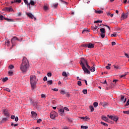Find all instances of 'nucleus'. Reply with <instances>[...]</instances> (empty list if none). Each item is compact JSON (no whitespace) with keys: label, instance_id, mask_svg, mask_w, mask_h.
Segmentation results:
<instances>
[{"label":"nucleus","instance_id":"5701e85b","mask_svg":"<svg viewBox=\"0 0 129 129\" xmlns=\"http://www.w3.org/2000/svg\"><path fill=\"white\" fill-rule=\"evenodd\" d=\"M47 84H49V85H51L53 84V81L52 80L47 81Z\"/></svg>","mask_w":129,"mask_h":129},{"label":"nucleus","instance_id":"c03bdc74","mask_svg":"<svg viewBox=\"0 0 129 129\" xmlns=\"http://www.w3.org/2000/svg\"><path fill=\"white\" fill-rule=\"evenodd\" d=\"M114 68H115L116 69H121V68L117 66H115V65L113 66Z\"/></svg>","mask_w":129,"mask_h":129},{"label":"nucleus","instance_id":"4c0bfd02","mask_svg":"<svg viewBox=\"0 0 129 129\" xmlns=\"http://www.w3.org/2000/svg\"><path fill=\"white\" fill-rule=\"evenodd\" d=\"M111 37H117V34L114 33L111 35Z\"/></svg>","mask_w":129,"mask_h":129},{"label":"nucleus","instance_id":"39448f33","mask_svg":"<svg viewBox=\"0 0 129 129\" xmlns=\"http://www.w3.org/2000/svg\"><path fill=\"white\" fill-rule=\"evenodd\" d=\"M85 48H89V49H92L94 48V44L93 43H88L84 45Z\"/></svg>","mask_w":129,"mask_h":129},{"label":"nucleus","instance_id":"423d86ee","mask_svg":"<svg viewBox=\"0 0 129 129\" xmlns=\"http://www.w3.org/2000/svg\"><path fill=\"white\" fill-rule=\"evenodd\" d=\"M100 31L101 32V37L103 38L105 37V29L102 28L100 29Z\"/></svg>","mask_w":129,"mask_h":129},{"label":"nucleus","instance_id":"473e14b6","mask_svg":"<svg viewBox=\"0 0 129 129\" xmlns=\"http://www.w3.org/2000/svg\"><path fill=\"white\" fill-rule=\"evenodd\" d=\"M60 94H62L63 95L64 94H66V92L63 90H61L60 92Z\"/></svg>","mask_w":129,"mask_h":129},{"label":"nucleus","instance_id":"338daca9","mask_svg":"<svg viewBox=\"0 0 129 129\" xmlns=\"http://www.w3.org/2000/svg\"><path fill=\"white\" fill-rule=\"evenodd\" d=\"M106 105H107V103H103V106H104V107H105V106H106Z\"/></svg>","mask_w":129,"mask_h":129},{"label":"nucleus","instance_id":"603ef678","mask_svg":"<svg viewBox=\"0 0 129 129\" xmlns=\"http://www.w3.org/2000/svg\"><path fill=\"white\" fill-rule=\"evenodd\" d=\"M63 109H65V110H67V111H69V109L67 107H64Z\"/></svg>","mask_w":129,"mask_h":129},{"label":"nucleus","instance_id":"4468645a","mask_svg":"<svg viewBox=\"0 0 129 129\" xmlns=\"http://www.w3.org/2000/svg\"><path fill=\"white\" fill-rule=\"evenodd\" d=\"M101 118L103 120H104L105 121H108V118L106 116H104L103 115L102 116Z\"/></svg>","mask_w":129,"mask_h":129},{"label":"nucleus","instance_id":"49530a36","mask_svg":"<svg viewBox=\"0 0 129 129\" xmlns=\"http://www.w3.org/2000/svg\"><path fill=\"white\" fill-rule=\"evenodd\" d=\"M4 90H6V91H8V92H11V90L9 88L5 89Z\"/></svg>","mask_w":129,"mask_h":129},{"label":"nucleus","instance_id":"6e6d98bb","mask_svg":"<svg viewBox=\"0 0 129 129\" xmlns=\"http://www.w3.org/2000/svg\"><path fill=\"white\" fill-rule=\"evenodd\" d=\"M104 27H107V28H108V30H109V31H110V27H109V26H108V25H104Z\"/></svg>","mask_w":129,"mask_h":129},{"label":"nucleus","instance_id":"bb28decb","mask_svg":"<svg viewBox=\"0 0 129 129\" xmlns=\"http://www.w3.org/2000/svg\"><path fill=\"white\" fill-rule=\"evenodd\" d=\"M7 120H8V118H3L2 119V120H1V123L5 122V121H7Z\"/></svg>","mask_w":129,"mask_h":129},{"label":"nucleus","instance_id":"6ab92c4d","mask_svg":"<svg viewBox=\"0 0 129 129\" xmlns=\"http://www.w3.org/2000/svg\"><path fill=\"white\" fill-rule=\"evenodd\" d=\"M30 7H31V6H35V2L33 0H31L30 2Z\"/></svg>","mask_w":129,"mask_h":129},{"label":"nucleus","instance_id":"680f3d73","mask_svg":"<svg viewBox=\"0 0 129 129\" xmlns=\"http://www.w3.org/2000/svg\"><path fill=\"white\" fill-rule=\"evenodd\" d=\"M129 105V102H126V104L124 105V106H128Z\"/></svg>","mask_w":129,"mask_h":129},{"label":"nucleus","instance_id":"7c9ffc66","mask_svg":"<svg viewBox=\"0 0 129 129\" xmlns=\"http://www.w3.org/2000/svg\"><path fill=\"white\" fill-rule=\"evenodd\" d=\"M93 105L94 107H97L98 106V103L97 102H94Z\"/></svg>","mask_w":129,"mask_h":129},{"label":"nucleus","instance_id":"aec40b11","mask_svg":"<svg viewBox=\"0 0 129 129\" xmlns=\"http://www.w3.org/2000/svg\"><path fill=\"white\" fill-rule=\"evenodd\" d=\"M91 29L93 30V31H95V30L97 29V26H91Z\"/></svg>","mask_w":129,"mask_h":129},{"label":"nucleus","instance_id":"f257e3e1","mask_svg":"<svg viewBox=\"0 0 129 129\" xmlns=\"http://www.w3.org/2000/svg\"><path fill=\"white\" fill-rule=\"evenodd\" d=\"M30 67V63L29 60L26 57L24 56L23 57L22 62L20 65V70L23 72V73H26L28 71V69Z\"/></svg>","mask_w":129,"mask_h":129},{"label":"nucleus","instance_id":"774afa93","mask_svg":"<svg viewBox=\"0 0 129 129\" xmlns=\"http://www.w3.org/2000/svg\"><path fill=\"white\" fill-rule=\"evenodd\" d=\"M62 129H69V128H68V127L65 126L64 127H63L62 128Z\"/></svg>","mask_w":129,"mask_h":129},{"label":"nucleus","instance_id":"69168bd1","mask_svg":"<svg viewBox=\"0 0 129 129\" xmlns=\"http://www.w3.org/2000/svg\"><path fill=\"white\" fill-rule=\"evenodd\" d=\"M41 121H42V119H39L38 120H37V122L38 123H39L41 122Z\"/></svg>","mask_w":129,"mask_h":129},{"label":"nucleus","instance_id":"dca6fc26","mask_svg":"<svg viewBox=\"0 0 129 129\" xmlns=\"http://www.w3.org/2000/svg\"><path fill=\"white\" fill-rule=\"evenodd\" d=\"M26 15L28 16V17L30 18V19H33V18H34V16L30 13H26Z\"/></svg>","mask_w":129,"mask_h":129},{"label":"nucleus","instance_id":"20e7f679","mask_svg":"<svg viewBox=\"0 0 129 129\" xmlns=\"http://www.w3.org/2000/svg\"><path fill=\"white\" fill-rule=\"evenodd\" d=\"M80 63L82 67H83V66H85V65H87V64H88L87 60L84 59V58H82L81 60L80 61Z\"/></svg>","mask_w":129,"mask_h":129},{"label":"nucleus","instance_id":"1a4fd4ad","mask_svg":"<svg viewBox=\"0 0 129 129\" xmlns=\"http://www.w3.org/2000/svg\"><path fill=\"white\" fill-rule=\"evenodd\" d=\"M15 41H20V40L19 39H18V37H14L11 39V43L12 44V47H14V46H15V44H14V42H15Z\"/></svg>","mask_w":129,"mask_h":129},{"label":"nucleus","instance_id":"f03ea898","mask_svg":"<svg viewBox=\"0 0 129 129\" xmlns=\"http://www.w3.org/2000/svg\"><path fill=\"white\" fill-rule=\"evenodd\" d=\"M30 84L32 89H34L36 87L37 84V78L35 75H31L30 77Z\"/></svg>","mask_w":129,"mask_h":129},{"label":"nucleus","instance_id":"4d7b16f0","mask_svg":"<svg viewBox=\"0 0 129 129\" xmlns=\"http://www.w3.org/2000/svg\"><path fill=\"white\" fill-rule=\"evenodd\" d=\"M111 45H112V46H115V45H116L115 42H114V41L112 42Z\"/></svg>","mask_w":129,"mask_h":129},{"label":"nucleus","instance_id":"0e129e2a","mask_svg":"<svg viewBox=\"0 0 129 129\" xmlns=\"http://www.w3.org/2000/svg\"><path fill=\"white\" fill-rule=\"evenodd\" d=\"M47 77H44L43 78V81H47Z\"/></svg>","mask_w":129,"mask_h":129},{"label":"nucleus","instance_id":"cd10ccee","mask_svg":"<svg viewBox=\"0 0 129 129\" xmlns=\"http://www.w3.org/2000/svg\"><path fill=\"white\" fill-rule=\"evenodd\" d=\"M90 70V71H91V72H94V71H95V68L94 67H92Z\"/></svg>","mask_w":129,"mask_h":129},{"label":"nucleus","instance_id":"72a5a7b5","mask_svg":"<svg viewBox=\"0 0 129 129\" xmlns=\"http://www.w3.org/2000/svg\"><path fill=\"white\" fill-rule=\"evenodd\" d=\"M62 76H65V77H67L68 75H67V73H66V72H63L62 74Z\"/></svg>","mask_w":129,"mask_h":129},{"label":"nucleus","instance_id":"de8ad7c7","mask_svg":"<svg viewBox=\"0 0 129 129\" xmlns=\"http://www.w3.org/2000/svg\"><path fill=\"white\" fill-rule=\"evenodd\" d=\"M41 98H46V95H45L44 94H42L41 95Z\"/></svg>","mask_w":129,"mask_h":129},{"label":"nucleus","instance_id":"58836bf2","mask_svg":"<svg viewBox=\"0 0 129 129\" xmlns=\"http://www.w3.org/2000/svg\"><path fill=\"white\" fill-rule=\"evenodd\" d=\"M83 93H84V94H87V89L83 90Z\"/></svg>","mask_w":129,"mask_h":129},{"label":"nucleus","instance_id":"f8f14e48","mask_svg":"<svg viewBox=\"0 0 129 129\" xmlns=\"http://www.w3.org/2000/svg\"><path fill=\"white\" fill-rule=\"evenodd\" d=\"M4 113L5 116H10V114H9V111H8V110L6 109H4Z\"/></svg>","mask_w":129,"mask_h":129},{"label":"nucleus","instance_id":"6e6552de","mask_svg":"<svg viewBox=\"0 0 129 129\" xmlns=\"http://www.w3.org/2000/svg\"><path fill=\"white\" fill-rule=\"evenodd\" d=\"M64 111L65 110H64L63 108L58 109V112L59 115H61V116H64V115H65V113H64Z\"/></svg>","mask_w":129,"mask_h":129},{"label":"nucleus","instance_id":"37998d69","mask_svg":"<svg viewBox=\"0 0 129 129\" xmlns=\"http://www.w3.org/2000/svg\"><path fill=\"white\" fill-rule=\"evenodd\" d=\"M78 85H79V86H81V85H82L81 81H78Z\"/></svg>","mask_w":129,"mask_h":129},{"label":"nucleus","instance_id":"2eb2a0df","mask_svg":"<svg viewBox=\"0 0 129 129\" xmlns=\"http://www.w3.org/2000/svg\"><path fill=\"white\" fill-rule=\"evenodd\" d=\"M24 2L25 3V5H27L29 8V10L31 9V7H30V3L28 2V0H23Z\"/></svg>","mask_w":129,"mask_h":129},{"label":"nucleus","instance_id":"b1692460","mask_svg":"<svg viewBox=\"0 0 129 129\" xmlns=\"http://www.w3.org/2000/svg\"><path fill=\"white\" fill-rule=\"evenodd\" d=\"M89 30L88 29H85L83 30L82 31V33H89Z\"/></svg>","mask_w":129,"mask_h":129},{"label":"nucleus","instance_id":"79ce46f5","mask_svg":"<svg viewBox=\"0 0 129 129\" xmlns=\"http://www.w3.org/2000/svg\"><path fill=\"white\" fill-rule=\"evenodd\" d=\"M127 73H128L127 72V73H125V74H124V75H121L120 76V78H122V77H125V76H126V74Z\"/></svg>","mask_w":129,"mask_h":129},{"label":"nucleus","instance_id":"ddd939ff","mask_svg":"<svg viewBox=\"0 0 129 129\" xmlns=\"http://www.w3.org/2000/svg\"><path fill=\"white\" fill-rule=\"evenodd\" d=\"M6 12H12L13 8H9V7H6L4 9Z\"/></svg>","mask_w":129,"mask_h":129},{"label":"nucleus","instance_id":"052dcab7","mask_svg":"<svg viewBox=\"0 0 129 129\" xmlns=\"http://www.w3.org/2000/svg\"><path fill=\"white\" fill-rule=\"evenodd\" d=\"M106 69L109 70L110 69V67H109L108 66H106Z\"/></svg>","mask_w":129,"mask_h":129},{"label":"nucleus","instance_id":"3c124183","mask_svg":"<svg viewBox=\"0 0 129 129\" xmlns=\"http://www.w3.org/2000/svg\"><path fill=\"white\" fill-rule=\"evenodd\" d=\"M15 3H19V4L21 3L22 0H15Z\"/></svg>","mask_w":129,"mask_h":129},{"label":"nucleus","instance_id":"a211bd4d","mask_svg":"<svg viewBox=\"0 0 129 129\" xmlns=\"http://www.w3.org/2000/svg\"><path fill=\"white\" fill-rule=\"evenodd\" d=\"M4 20H6V21H7V22H15L14 19H9V18H4Z\"/></svg>","mask_w":129,"mask_h":129},{"label":"nucleus","instance_id":"8fccbe9b","mask_svg":"<svg viewBox=\"0 0 129 129\" xmlns=\"http://www.w3.org/2000/svg\"><path fill=\"white\" fill-rule=\"evenodd\" d=\"M0 20H1V21H4V16H0Z\"/></svg>","mask_w":129,"mask_h":129},{"label":"nucleus","instance_id":"393cba45","mask_svg":"<svg viewBox=\"0 0 129 129\" xmlns=\"http://www.w3.org/2000/svg\"><path fill=\"white\" fill-rule=\"evenodd\" d=\"M8 74L10 75V76H13V74H14V72L12 71H9L8 72Z\"/></svg>","mask_w":129,"mask_h":129},{"label":"nucleus","instance_id":"bf43d9fd","mask_svg":"<svg viewBox=\"0 0 129 129\" xmlns=\"http://www.w3.org/2000/svg\"><path fill=\"white\" fill-rule=\"evenodd\" d=\"M71 95L70 94H69V92H68L67 93V97H70Z\"/></svg>","mask_w":129,"mask_h":129},{"label":"nucleus","instance_id":"9d476101","mask_svg":"<svg viewBox=\"0 0 129 129\" xmlns=\"http://www.w3.org/2000/svg\"><path fill=\"white\" fill-rule=\"evenodd\" d=\"M120 101H121V102H123V103H125V102H126V97L123 95H121Z\"/></svg>","mask_w":129,"mask_h":129},{"label":"nucleus","instance_id":"13d9d810","mask_svg":"<svg viewBox=\"0 0 129 129\" xmlns=\"http://www.w3.org/2000/svg\"><path fill=\"white\" fill-rule=\"evenodd\" d=\"M15 117H16V116L12 115L11 117V118H12V119H15Z\"/></svg>","mask_w":129,"mask_h":129},{"label":"nucleus","instance_id":"a878e982","mask_svg":"<svg viewBox=\"0 0 129 129\" xmlns=\"http://www.w3.org/2000/svg\"><path fill=\"white\" fill-rule=\"evenodd\" d=\"M113 120L116 122L117 121V120H118V117L114 116V117L113 118Z\"/></svg>","mask_w":129,"mask_h":129},{"label":"nucleus","instance_id":"0eeeda50","mask_svg":"<svg viewBox=\"0 0 129 129\" xmlns=\"http://www.w3.org/2000/svg\"><path fill=\"white\" fill-rule=\"evenodd\" d=\"M129 15V11L127 12L126 13H122L121 14V20H124V19H127V16Z\"/></svg>","mask_w":129,"mask_h":129},{"label":"nucleus","instance_id":"e2e57ef3","mask_svg":"<svg viewBox=\"0 0 129 129\" xmlns=\"http://www.w3.org/2000/svg\"><path fill=\"white\" fill-rule=\"evenodd\" d=\"M15 121H18L19 120V117L18 116H16L15 119Z\"/></svg>","mask_w":129,"mask_h":129},{"label":"nucleus","instance_id":"e433bc0d","mask_svg":"<svg viewBox=\"0 0 129 129\" xmlns=\"http://www.w3.org/2000/svg\"><path fill=\"white\" fill-rule=\"evenodd\" d=\"M9 69H14V68H15V67L14 66V65L11 64L9 67Z\"/></svg>","mask_w":129,"mask_h":129},{"label":"nucleus","instance_id":"9b49d317","mask_svg":"<svg viewBox=\"0 0 129 129\" xmlns=\"http://www.w3.org/2000/svg\"><path fill=\"white\" fill-rule=\"evenodd\" d=\"M82 69L84 71L85 73H87L88 74H90V72L85 67V66H83Z\"/></svg>","mask_w":129,"mask_h":129},{"label":"nucleus","instance_id":"864d4df0","mask_svg":"<svg viewBox=\"0 0 129 129\" xmlns=\"http://www.w3.org/2000/svg\"><path fill=\"white\" fill-rule=\"evenodd\" d=\"M114 117V116L110 115L109 118H110V119H112V120H113Z\"/></svg>","mask_w":129,"mask_h":129},{"label":"nucleus","instance_id":"a19ab883","mask_svg":"<svg viewBox=\"0 0 129 129\" xmlns=\"http://www.w3.org/2000/svg\"><path fill=\"white\" fill-rule=\"evenodd\" d=\"M123 113L124 114H129V110H128V111H123Z\"/></svg>","mask_w":129,"mask_h":129},{"label":"nucleus","instance_id":"412c9836","mask_svg":"<svg viewBox=\"0 0 129 129\" xmlns=\"http://www.w3.org/2000/svg\"><path fill=\"white\" fill-rule=\"evenodd\" d=\"M89 108L91 109V112H93V111H94V107L93 106H90Z\"/></svg>","mask_w":129,"mask_h":129},{"label":"nucleus","instance_id":"c85d7f7f","mask_svg":"<svg viewBox=\"0 0 129 129\" xmlns=\"http://www.w3.org/2000/svg\"><path fill=\"white\" fill-rule=\"evenodd\" d=\"M43 10H44V11H48V10H49V8L48 7V6L45 5L43 7Z\"/></svg>","mask_w":129,"mask_h":129},{"label":"nucleus","instance_id":"f704fd0d","mask_svg":"<svg viewBox=\"0 0 129 129\" xmlns=\"http://www.w3.org/2000/svg\"><path fill=\"white\" fill-rule=\"evenodd\" d=\"M98 23H100L101 24V23H102V21H101V20H97V21H94V23L95 24H97Z\"/></svg>","mask_w":129,"mask_h":129},{"label":"nucleus","instance_id":"c9c22d12","mask_svg":"<svg viewBox=\"0 0 129 129\" xmlns=\"http://www.w3.org/2000/svg\"><path fill=\"white\" fill-rule=\"evenodd\" d=\"M58 7V4H54L51 6V8H57Z\"/></svg>","mask_w":129,"mask_h":129},{"label":"nucleus","instance_id":"09e8293b","mask_svg":"<svg viewBox=\"0 0 129 129\" xmlns=\"http://www.w3.org/2000/svg\"><path fill=\"white\" fill-rule=\"evenodd\" d=\"M47 76L48 77H51V76H52V74L51 73H47Z\"/></svg>","mask_w":129,"mask_h":129},{"label":"nucleus","instance_id":"f3484780","mask_svg":"<svg viewBox=\"0 0 129 129\" xmlns=\"http://www.w3.org/2000/svg\"><path fill=\"white\" fill-rule=\"evenodd\" d=\"M31 114H32V116H33V117H34L35 118V117H36V116H37V113H36L35 111H31Z\"/></svg>","mask_w":129,"mask_h":129},{"label":"nucleus","instance_id":"2f4dec72","mask_svg":"<svg viewBox=\"0 0 129 129\" xmlns=\"http://www.w3.org/2000/svg\"><path fill=\"white\" fill-rule=\"evenodd\" d=\"M8 80H9V78H8V77L4 78L3 79V82H6V81H8Z\"/></svg>","mask_w":129,"mask_h":129},{"label":"nucleus","instance_id":"a18cd8bd","mask_svg":"<svg viewBox=\"0 0 129 129\" xmlns=\"http://www.w3.org/2000/svg\"><path fill=\"white\" fill-rule=\"evenodd\" d=\"M87 119H90V118L88 116L85 117V121H87Z\"/></svg>","mask_w":129,"mask_h":129},{"label":"nucleus","instance_id":"5fc2aeb1","mask_svg":"<svg viewBox=\"0 0 129 129\" xmlns=\"http://www.w3.org/2000/svg\"><path fill=\"white\" fill-rule=\"evenodd\" d=\"M17 16L18 17H21V16H22V13L21 12H19L17 13Z\"/></svg>","mask_w":129,"mask_h":129},{"label":"nucleus","instance_id":"7ed1b4c3","mask_svg":"<svg viewBox=\"0 0 129 129\" xmlns=\"http://www.w3.org/2000/svg\"><path fill=\"white\" fill-rule=\"evenodd\" d=\"M58 116V113L56 112L55 111H52L50 113V117L52 119H54L56 117Z\"/></svg>","mask_w":129,"mask_h":129},{"label":"nucleus","instance_id":"c756f323","mask_svg":"<svg viewBox=\"0 0 129 129\" xmlns=\"http://www.w3.org/2000/svg\"><path fill=\"white\" fill-rule=\"evenodd\" d=\"M101 124H103V125H104V126H108V124L107 123H104V122L101 121Z\"/></svg>","mask_w":129,"mask_h":129},{"label":"nucleus","instance_id":"ea45409f","mask_svg":"<svg viewBox=\"0 0 129 129\" xmlns=\"http://www.w3.org/2000/svg\"><path fill=\"white\" fill-rule=\"evenodd\" d=\"M81 128L87 129V128H88V126L82 125L81 126Z\"/></svg>","mask_w":129,"mask_h":129},{"label":"nucleus","instance_id":"4be33fe9","mask_svg":"<svg viewBox=\"0 0 129 129\" xmlns=\"http://www.w3.org/2000/svg\"><path fill=\"white\" fill-rule=\"evenodd\" d=\"M95 13L96 14H102L103 13V11H102L101 10H99V11L95 10Z\"/></svg>","mask_w":129,"mask_h":129}]
</instances>
